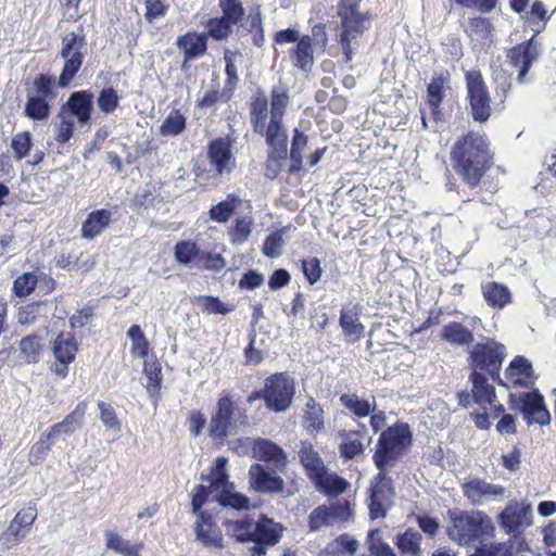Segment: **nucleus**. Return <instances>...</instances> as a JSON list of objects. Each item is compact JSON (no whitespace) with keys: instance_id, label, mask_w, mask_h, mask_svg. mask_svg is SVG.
Instances as JSON below:
<instances>
[{"instance_id":"nucleus-1","label":"nucleus","mask_w":556,"mask_h":556,"mask_svg":"<svg viewBox=\"0 0 556 556\" xmlns=\"http://www.w3.org/2000/svg\"><path fill=\"white\" fill-rule=\"evenodd\" d=\"M289 104V96L281 87H276L270 96V110L264 96L256 97L251 103V123L256 134L265 137L270 148V159L277 160L288 154V136L282 118Z\"/></svg>"},{"instance_id":"nucleus-2","label":"nucleus","mask_w":556,"mask_h":556,"mask_svg":"<svg viewBox=\"0 0 556 556\" xmlns=\"http://www.w3.org/2000/svg\"><path fill=\"white\" fill-rule=\"evenodd\" d=\"M451 157L458 175L471 187L478 185L492 164V155L484 136L472 131L455 143Z\"/></svg>"},{"instance_id":"nucleus-3","label":"nucleus","mask_w":556,"mask_h":556,"mask_svg":"<svg viewBox=\"0 0 556 556\" xmlns=\"http://www.w3.org/2000/svg\"><path fill=\"white\" fill-rule=\"evenodd\" d=\"M446 534L454 543L466 546L483 536L492 535L495 528L491 518L480 510H448Z\"/></svg>"},{"instance_id":"nucleus-4","label":"nucleus","mask_w":556,"mask_h":556,"mask_svg":"<svg viewBox=\"0 0 556 556\" xmlns=\"http://www.w3.org/2000/svg\"><path fill=\"white\" fill-rule=\"evenodd\" d=\"M413 433L405 422H396L383 430L376 444L372 460L379 472L394 467L410 447Z\"/></svg>"},{"instance_id":"nucleus-5","label":"nucleus","mask_w":556,"mask_h":556,"mask_svg":"<svg viewBox=\"0 0 556 556\" xmlns=\"http://www.w3.org/2000/svg\"><path fill=\"white\" fill-rule=\"evenodd\" d=\"M341 20V33L339 42L346 61H351L353 54L364 45V35L370 27V18L358 11V8L339 9Z\"/></svg>"},{"instance_id":"nucleus-6","label":"nucleus","mask_w":556,"mask_h":556,"mask_svg":"<svg viewBox=\"0 0 556 556\" xmlns=\"http://www.w3.org/2000/svg\"><path fill=\"white\" fill-rule=\"evenodd\" d=\"M506 356L504 344L488 339L473 344L468 351V364L471 372L489 375L493 380L500 379V370Z\"/></svg>"},{"instance_id":"nucleus-7","label":"nucleus","mask_w":556,"mask_h":556,"mask_svg":"<svg viewBox=\"0 0 556 556\" xmlns=\"http://www.w3.org/2000/svg\"><path fill=\"white\" fill-rule=\"evenodd\" d=\"M86 50L87 41L83 27H78L76 31L67 33L62 37L60 55L64 60V65L59 77V87L66 88L70 86L83 65Z\"/></svg>"},{"instance_id":"nucleus-8","label":"nucleus","mask_w":556,"mask_h":556,"mask_svg":"<svg viewBox=\"0 0 556 556\" xmlns=\"http://www.w3.org/2000/svg\"><path fill=\"white\" fill-rule=\"evenodd\" d=\"M353 518V508L346 500H339L328 505L315 507L307 517L309 532L325 528L339 527Z\"/></svg>"},{"instance_id":"nucleus-9","label":"nucleus","mask_w":556,"mask_h":556,"mask_svg":"<svg viewBox=\"0 0 556 556\" xmlns=\"http://www.w3.org/2000/svg\"><path fill=\"white\" fill-rule=\"evenodd\" d=\"M264 401L267 408L281 413L286 412L295 394L294 380L286 372L269 376L264 382Z\"/></svg>"},{"instance_id":"nucleus-10","label":"nucleus","mask_w":556,"mask_h":556,"mask_svg":"<svg viewBox=\"0 0 556 556\" xmlns=\"http://www.w3.org/2000/svg\"><path fill=\"white\" fill-rule=\"evenodd\" d=\"M467 99L470 113L476 122H486L491 114V97L479 71H467L465 73Z\"/></svg>"},{"instance_id":"nucleus-11","label":"nucleus","mask_w":556,"mask_h":556,"mask_svg":"<svg viewBox=\"0 0 556 556\" xmlns=\"http://www.w3.org/2000/svg\"><path fill=\"white\" fill-rule=\"evenodd\" d=\"M510 403L518 409L529 426H545L551 421V414L545 407L544 397L539 391L523 392L520 395L510 394Z\"/></svg>"},{"instance_id":"nucleus-12","label":"nucleus","mask_w":556,"mask_h":556,"mask_svg":"<svg viewBox=\"0 0 556 556\" xmlns=\"http://www.w3.org/2000/svg\"><path fill=\"white\" fill-rule=\"evenodd\" d=\"M207 160L215 175L230 174L236 167V157L232 154L230 139L222 137L211 140L207 147Z\"/></svg>"},{"instance_id":"nucleus-13","label":"nucleus","mask_w":556,"mask_h":556,"mask_svg":"<svg viewBox=\"0 0 556 556\" xmlns=\"http://www.w3.org/2000/svg\"><path fill=\"white\" fill-rule=\"evenodd\" d=\"M532 509L523 503H511L500 514V525L507 533H520L532 523Z\"/></svg>"},{"instance_id":"nucleus-14","label":"nucleus","mask_w":556,"mask_h":556,"mask_svg":"<svg viewBox=\"0 0 556 556\" xmlns=\"http://www.w3.org/2000/svg\"><path fill=\"white\" fill-rule=\"evenodd\" d=\"M469 379L472 383V397L484 410L494 412V417H497L504 412L495 395V389L492 384L488 383V378L482 372H471Z\"/></svg>"},{"instance_id":"nucleus-15","label":"nucleus","mask_w":556,"mask_h":556,"mask_svg":"<svg viewBox=\"0 0 556 556\" xmlns=\"http://www.w3.org/2000/svg\"><path fill=\"white\" fill-rule=\"evenodd\" d=\"M251 486L261 493L278 494L283 491V479L273 469L261 464H253L249 469Z\"/></svg>"},{"instance_id":"nucleus-16","label":"nucleus","mask_w":556,"mask_h":556,"mask_svg":"<svg viewBox=\"0 0 556 556\" xmlns=\"http://www.w3.org/2000/svg\"><path fill=\"white\" fill-rule=\"evenodd\" d=\"M86 412L87 402L83 401L78 403L75 409L68 414L62 422L51 427L49 432L41 438L40 444L48 450L55 438L75 432L81 427Z\"/></svg>"},{"instance_id":"nucleus-17","label":"nucleus","mask_w":556,"mask_h":556,"mask_svg":"<svg viewBox=\"0 0 556 556\" xmlns=\"http://www.w3.org/2000/svg\"><path fill=\"white\" fill-rule=\"evenodd\" d=\"M93 110V93L89 90L73 92L61 108V111L67 113L72 119L77 118L80 126H85L91 119Z\"/></svg>"},{"instance_id":"nucleus-18","label":"nucleus","mask_w":556,"mask_h":556,"mask_svg":"<svg viewBox=\"0 0 556 556\" xmlns=\"http://www.w3.org/2000/svg\"><path fill=\"white\" fill-rule=\"evenodd\" d=\"M235 414V403L229 394H225L218 400L217 412L212 417L208 431L215 439L225 438L232 426Z\"/></svg>"},{"instance_id":"nucleus-19","label":"nucleus","mask_w":556,"mask_h":556,"mask_svg":"<svg viewBox=\"0 0 556 556\" xmlns=\"http://www.w3.org/2000/svg\"><path fill=\"white\" fill-rule=\"evenodd\" d=\"M464 496L473 505H481L484 501L503 496L505 489L489 483L482 479L473 478L462 484Z\"/></svg>"},{"instance_id":"nucleus-20","label":"nucleus","mask_w":556,"mask_h":556,"mask_svg":"<svg viewBox=\"0 0 556 556\" xmlns=\"http://www.w3.org/2000/svg\"><path fill=\"white\" fill-rule=\"evenodd\" d=\"M359 312V304L352 301L341 308L339 324L348 342L353 343L364 337L365 327L361 323Z\"/></svg>"},{"instance_id":"nucleus-21","label":"nucleus","mask_w":556,"mask_h":556,"mask_svg":"<svg viewBox=\"0 0 556 556\" xmlns=\"http://www.w3.org/2000/svg\"><path fill=\"white\" fill-rule=\"evenodd\" d=\"M176 47L184 55L182 64L203 56L207 51V36L205 33L187 31L176 40Z\"/></svg>"},{"instance_id":"nucleus-22","label":"nucleus","mask_w":556,"mask_h":556,"mask_svg":"<svg viewBox=\"0 0 556 556\" xmlns=\"http://www.w3.org/2000/svg\"><path fill=\"white\" fill-rule=\"evenodd\" d=\"M505 384L528 388L533 383L531 362L523 356H516L505 370Z\"/></svg>"},{"instance_id":"nucleus-23","label":"nucleus","mask_w":556,"mask_h":556,"mask_svg":"<svg viewBox=\"0 0 556 556\" xmlns=\"http://www.w3.org/2000/svg\"><path fill=\"white\" fill-rule=\"evenodd\" d=\"M197 540L205 547H223V534L212 521L211 515L200 511L194 522Z\"/></svg>"},{"instance_id":"nucleus-24","label":"nucleus","mask_w":556,"mask_h":556,"mask_svg":"<svg viewBox=\"0 0 556 556\" xmlns=\"http://www.w3.org/2000/svg\"><path fill=\"white\" fill-rule=\"evenodd\" d=\"M315 47L309 35L302 38L289 49V58L292 65L303 73H309L315 64Z\"/></svg>"},{"instance_id":"nucleus-25","label":"nucleus","mask_w":556,"mask_h":556,"mask_svg":"<svg viewBox=\"0 0 556 556\" xmlns=\"http://www.w3.org/2000/svg\"><path fill=\"white\" fill-rule=\"evenodd\" d=\"M377 480L378 482L370 489L369 510L371 518L384 516L383 502L389 500L392 494L391 479L387 477V473L379 472Z\"/></svg>"},{"instance_id":"nucleus-26","label":"nucleus","mask_w":556,"mask_h":556,"mask_svg":"<svg viewBox=\"0 0 556 556\" xmlns=\"http://www.w3.org/2000/svg\"><path fill=\"white\" fill-rule=\"evenodd\" d=\"M58 97L55 80L51 76L37 77V121L46 118L50 113V104Z\"/></svg>"},{"instance_id":"nucleus-27","label":"nucleus","mask_w":556,"mask_h":556,"mask_svg":"<svg viewBox=\"0 0 556 556\" xmlns=\"http://www.w3.org/2000/svg\"><path fill=\"white\" fill-rule=\"evenodd\" d=\"M254 457L264 460L266 463L274 464L277 468L282 469L287 465L286 452L275 444L274 442L266 439H257L253 443L252 447Z\"/></svg>"},{"instance_id":"nucleus-28","label":"nucleus","mask_w":556,"mask_h":556,"mask_svg":"<svg viewBox=\"0 0 556 556\" xmlns=\"http://www.w3.org/2000/svg\"><path fill=\"white\" fill-rule=\"evenodd\" d=\"M451 76L448 72H442L434 76L427 87V99L430 112L434 119L440 116V105L444 99L445 89L448 87Z\"/></svg>"},{"instance_id":"nucleus-29","label":"nucleus","mask_w":556,"mask_h":556,"mask_svg":"<svg viewBox=\"0 0 556 556\" xmlns=\"http://www.w3.org/2000/svg\"><path fill=\"white\" fill-rule=\"evenodd\" d=\"M316 490L326 496H337L343 493L350 483L327 467L312 480Z\"/></svg>"},{"instance_id":"nucleus-30","label":"nucleus","mask_w":556,"mask_h":556,"mask_svg":"<svg viewBox=\"0 0 556 556\" xmlns=\"http://www.w3.org/2000/svg\"><path fill=\"white\" fill-rule=\"evenodd\" d=\"M112 212L101 208L88 214L81 225V236L85 239L92 240L100 236L111 224Z\"/></svg>"},{"instance_id":"nucleus-31","label":"nucleus","mask_w":556,"mask_h":556,"mask_svg":"<svg viewBox=\"0 0 556 556\" xmlns=\"http://www.w3.org/2000/svg\"><path fill=\"white\" fill-rule=\"evenodd\" d=\"M282 531L283 527L280 523L275 522L267 517H262L255 522L253 529V542L265 543V545H275L278 543Z\"/></svg>"},{"instance_id":"nucleus-32","label":"nucleus","mask_w":556,"mask_h":556,"mask_svg":"<svg viewBox=\"0 0 556 556\" xmlns=\"http://www.w3.org/2000/svg\"><path fill=\"white\" fill-rule=\"evenodd\" d=\"M299 458L311 481L326 468L318 452L315 451L313 445L308 442L301 443V447L299 450Z\"/></svg>"},{"instance_id":"nucleus-33","label":"nucleus","mask_w":556,"mask_h":556,"mask_svg":"<svg viewBox=\"0 0 556 556\" xmlns=\"http://www.w3.org/2000/svg\"><path fill=\"white\" fill-rule=\"evenodd\" d=\"M508 59L510 61V64L518 70V81L523 84L526 81L525 77L528 74L533 62L531 45L527 43L514 47L508 52Z\"/></svg>"},{"instance_id":"nucleus-34","label":"nucleus","mask_w":556,"mask_h":556,"mask_svg":"<svg viewBox=\"0 0 556 556\" xmlns=\"http://www.w3.org/2000/svg\"><path fill=\"white\" fill-rule=\"evenodd\" d=\"M340 438L339 452L343 458L353 459L364 453L365 446L358 431H342Z\"/></svg>"},{"instance_id":"nucleus-35","label":"nucleus","mask_w":556,"mask_h":556,"mask_svg":"<svg viewBox=\"0 0 556 556\" xmlns=\"http://www.w3.org/2000/svg\"><path fill=\"white\" fill-rule=\"evenodd\" d=\"M421 540V534L409 528L396 535L395 545L403 555L422 556Z\"/></svg>"},{"instance_id":"nucleus-36","label":"nucleus","mask_w":556,"mask_h":556,"mask_svg":"<svg viewBox=\"0 0 556 556\" xmlns=\"http://www.w3.org/2000/svg\"><path fill=\"white\" fill-rule=\"evenodd\" d=\"M303 426L309 433L319 432L325 428L324 409L313 397L305 404Z\"/></svg>"},{"instance_id":"nucleus-37","label":"nucleus","mask_w":556,"mask_h":556,"mask_svg":"<svg viewBox=\"0 0 556 556\" xmlns=\"http://www.w3.org/2000/svg\"><path fill=\"white\" fill-rule=\"evenodd\" d=\"M442 339L454 345H468L473 341V333L459 323H450L442 328Z\"/></svg>"},{"instance_id":"nucleus-38","label":"nucleus","mask_w":556,"mask_h":556,"mask_svg":"<svg viewBox=\"0 0 556 556\" xmlns=\"http://www.w3.org/2000/svg\"><path fill=\"white\" fill-rule=\"evenodd\" d=\"M53 354L56 361L73 362L77 352V343L72 333H60L53 342Z\"/></svg>"},{"instance_id":"nucleus-39","label":"nucleus","mask_w":556,"mask_h":556,"mask_svg":"<svg viewBox=\"0 0 556 556\" xmlns=\"http://www.w3.org/2000/svg\"><path fill=\"white\" fill-rule=\"evenodd\" d=\"M485 301L494 306L502 308L511 301V294L507 287L497 282H488L482 286Z\"/></svg>"},{"instance_id":"nucleus-40","label":"nucleus","mask_w":556,"mask_h":556,"mask_svg":"<svg viewBox=\"0 0 556 556\" xmlns=\"http://www.w3.org/2000/svg\"><path fill=\"white\" fill-rule=\"evenodd\" d=\"M35 521V514L31 511V508L23 509L18 511L15 518L12 520L9 526L5 535H13L17 541L18 538H24L30 531V527Z\"/></svg>"},{"instance_id":"nucleus-41","label":"nucleus","mask_w":556,"mask_h":556,"mask_svg":"<svg viewBox=\"0 0 556 556\" xmlns=\"http://www.w3.org/2000/svg\"><path fill=\"white\" fill-rule=\"evenodd\" d=\"M255 523L249 518L229 520L226 522V531L238 542H253V529Z\"/></svg>"},{"instance_id":"nucleus-42","label":"nucleus","mask_w":556,"mask_h":556,"mask_svg":"<svg viewBox=\"0 0 556 556\" xmlns=\"http://www.w3.org/2000/svg\"><path fill=\"white\" fill-rule=\"evenodd\" d=\"M308 137L300 131L298 128L293 130V138L290 148V172H298L302 168L303 151L307 147Z\"/></svg>"},{"instance_id":"nucleus-43","label":"nucleus","mask_w":556,"mask_h":556,"mask_svg":"<svg viewBox=\"0 0 556 556\" xmlns=\"http://www.w3.org/2000/svg\"><path fill=\"white\" fill-rule=\"evenodd\" d=\"M186 129V117L179 110H172L160 126V134L164 137H176Z\"/></svg>"},{"instance_id":"nucleus-44","label":"nucleus","mask_w":556,"mask_h":556,"mask_svg":"<svg viewBox=\"0 0 556 556\" xmlns=\"http://www.w3.org/2000/svg\"><path fill=\"white\" fill-rule=\"evenodd\" d=\"M342 406L349 409L356 417H367L374 412V405L364 399H359L354 393H344L340 396Z\"/></svg>"},{"instance_id":"nucleus-45","label":"nucleus","mask_w":556,"mask_h":556,"mask_svg":"<svg viewBox=\"0 0 556 556\" xmlns=\"http://www.w3.org/2000/svg\"><path fill=\"white\" fill-rule=\"evenodd\" d=\"M253 224L254 219L250 215L238 217L233 226L228 230L231 243L236 245L244 243L252 232Z\"/></svg>"},{"instance_id":"nucleus-46","label":"nucleus","mask_w":556,"mask_h":556,"mask_svg":"<svg viewBox=\"0 0 556 556\" xmlns=\"http://www.w3.org/2000/svg\"><path fill=\"white\" fill-rule=\"evenodd\" d=\"M227 463L228 460L226 457H218L216 458L214 467L211 470L208 477V486L216 491V494H218L222 490L229 488L228 475L226 470Z\"/></svg>"},{"instance_id":"nucleus-47","label":"nucleus","mask_w":556,"mask_h":556,"mask_svg":"<svg viewBox=\"0 0 556 556\" xmlns=\"http://www.w3.org/2000/svg\"><path fill=\"white\" fill-rule=\"evenodd\" d=\"M239 202L240 200L238 197H236L235 194H229L226 200L211 207V219L218 223L228 222Z\"/></svg>"},{"instance_id":"nucleus-48","label":"nucleus","mask_w":556,"mask_h":556,"mask_svg":"<svg viewBox=\"0 0 556 556\" xmlns=\"http://www.w3.org/2000/svg\"><path fill=\"white\" fill-rule=\"evenodd\" d=\"M202 257H204V254H202L193 241L184 240L177 242L175 245V258L180 264L187 265L193 260L199 262Z\"/></svg>"},{"instance_id":"nucleus-49","label":"nucleus","mask_w":556,"mask_h":556,"mask_svg":"<svg viewBox=\"0 0 556 556\" xmlns=\"http://www.w3.org/2000/svg\"><path fill=\"white\" fill-rule=\"evenodd\" d=\"M223 15L220 16L231 27L243 20L244 9L240 0H219Z\"/></svg>"},{"instance_id":"nucleus-50","label":"nucleus","mask_w":556,"mask_h":556,"mask_svg":"<svg viewBox=\"0 0 556 556\" xmlns=\"http://www.w3.org/2000/svg\"><path fill=\"white\" fill-rule=\"evenodd\" d=\"M127 337L131 341V354L144 358L149 352V342L141 328L138 325H132L127 331Z\"/></svg>"},{"instance_id":"nucleus-51","label":"nucleus","mask_w":556,"mask_h":556,"mask_svg":"<svg viewBox=\"0 0 556 556\" xmlns=\"http://www.w3.org/2000/svg\"><path fill=\"white\" fill-rule=\"evenodd\" d=\"M106 546L124 556H136L138 546L131 544L129 541L124 540L121 535L114 532H108Z\"/></svg>"},{"instance_id":"nucleus-52","label":"nucleus","mask_w":556,"mask_h":556,"mask_svg":"<svg viewBox=\"0 0 556 556\" xmlns=\"http://www.w3.org/2000/svg\"><path fill=\"white\" fill-rule=\"evenodd\" d=\"M205 27L206 36L215 40H225L232 34V27L222 17L210 18Z\"/></svg>"},{"instance_id":"nucleus-53","label":"nucleus","mask_w":556,"mask_h":556,"mask_svg":"<svg viewBox=\"0 0 556 556\" xmlns=\"http://www.w3.org/2000/svg\"><path fill=\"white\" fill-rule=\"evenodd\" d=\"M58 118L59 123L55 125L54 129L55 140L60 143H65L73 136L74 119L64 111H60Z\"/></svg>"},{"instance_id":"nucleus-54","label":"nucleus","mask_w":556,"mask_h":556,"mask_svg":"<svg viewBox=\"0 0 556 556\" xmlns=\"http://www.w3.org/2000/svg\"><path fill=\"white\" fill-rule=\"evenodd\" d=\"M223 506H229L235 509L248 508L249 498L240 493L232 492L229 488L222 490L218 494L214 495Z\"/></svg>"},{"instance_id":"nucleus-55","label":"nucleus","mask_w":556,"mask_h":556,"mask_svg":"<svg viewBox=\"0 0 556 556\" xmlns=\"http://www.w3.org/2000/svg\"><path fill=\"white\" fill-rule=\"evenodd\" d=\"M98 407L100 410V420L104 425V427L109 430L118 433L122 430V424L118 420L115 409L109 403L103 401L98 402Z\"/></svg>"},{"instance_id":"nucleus-56","label":"nucleus","mask_w":556,"mask_h":556,"mask_svg":"<svg viewBox=\"0 0 556 556\" xmlns=\"http://www.w3.org/2000/svg\"><path fill=\"white\" fill-rule=\"evenodd\" d=\"M379 529H372L367 534L369 552L374 556H396L391 546L379 536Z\"/></svg>"},{"instance_id":"nucleus-57","label":"nucleus","mask_w":556,"mask_h":556,"mask_svg":"<svg viewBox=\"0 0 556 556\" xmlns=\"http://www.w3.org/2000/svg\"><path fill=\"white\" fill-rule=\"evenodd\" d=\"M143 5L144 20L150 24L163 18L169 8L168 4L164 3L162 0H143Z\"/></svg>"},{"instance_id":"nucleus-58","label":"nucleus","mask_w":556,"mask_h":556,"mask_svg":"<svg viewBox=\"0 0 556 556\" xmlns=\"http://www.w3.org/2000/svg\"><path fill=\"white\" fill-rule=\"evenodd\" d=\"M283 233L285 231H274L267 236L263 244V253L270 258L280 256L283 247Z\"/></svg>"},{"instance_id":"nucleus-59","label":"nucleus","mask_w":556,"mask_h":556,"mask_svg":"<svg viewBox=\"0 0 556 556\" xmlns=\"http://www.w3.org/2000/svg\"><path fill=\"white\" fill-rule=\"evenodd\" d=\"M468 556H510L507 543H481L475 552Z\"/></svg>"},{"instance_id":"nucleus-60","label":"nucleus","mask_w":556,"mask_h":556,"mask_svg":"<svg viewBox=\"0 0 556 556\" xmlns=\"http://www.w3.org/2000/svg\"><path fill=\"white\" fill-rule=\"evenodd\" d=\"M11 148L14 152L16 160H22L28 154L31 148V134L29 131H22L16 134L11 141Z\"/></svg>"},{"instance_id":"nucleus-61","label":"nucleus","mask_w":556,"mask_h":556,"mask_svg":"<svg viewBox=\"0 0 556 556\" xmlns=\"http://www.w3.org/2000/svg\"><path fill=\"white\" fill-rule=\"evenodd\" d=\"M118 102L119 97L111 87L102 89L97 100L99 109L105 114L112 113L117 108Z\"/></svg>"},{"instance_id":"nucleus-62","label":"nucleus","mask_w":556,"mask_h":556,"mask_svg":"<svg viewBox=\"0 0 556 556\" xmlns=\"http://www.w3.org/2000/svg\"><path fill=\"white\" fill-rule=\"evenodd\" d=\"M35 290V275L25 273L17 277L13 283V292L18 298H25Z\"/></svg>"},{"instance_id":"nucleus-63","label":"nucleus","mask_w":556,"mask_h":556,"mask_svg":"<svg viewBox=\"0 0 556 556\" xmlns=\"http://www.w3.org/2000/svg\"><path fill=\"white\" fill-rule=\"evenodd\" d=\"M334 553H342L343 556H353L358 547V541L350 534H342L331 545Z\"/></svg>"},{"instance_id":"nucleus-64","label":"nucleus","mask_w":556,"mask_h":556,"mask_svg":"<svg viewBox=\"0 0 556 556\" xmlns=\"http://www.w3.org/2000/svg\"><path fill=\"white\" fill-rule=\"evenodd\" d=\"M302 270L311 285L317 282L323 274L320 261L317 257L302 261Z\"/></svg>"}]
</instances>
